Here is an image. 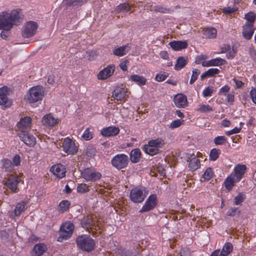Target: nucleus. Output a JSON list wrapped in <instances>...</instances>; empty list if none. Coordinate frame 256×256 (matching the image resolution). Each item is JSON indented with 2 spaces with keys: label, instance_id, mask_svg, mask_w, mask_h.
<instances>
[{
  "label": "nucleus",
  "instance_id": "cd10ccee",
  "mask_svg": "<svg viewBox=\"0 0 256 256\" xmlns=\"http://www.w3.org/2000/svg\"><path fill=\"white\" fill-rule=\"evenodd\" d=\"M220 70L217 68H210L200 76L201 80H203L206 78L214 77L220 73Z\"/></svg>",
  "mask_w": 256,
  "mask_h": 256
},
{
  "label": "nucleus",
  "instance_id": "b1692460",
  "mask_svg": "<svg viewBox=\"0 0 256 256\" xmlns=\"http://www.w3.org/2000/svg\"><path fill=\"white\" fill-rule=\"evenodd\" d=\"M9 94V89L6 86L0 88V104L4 106L8 102V96Z\"/></svg>",
  "mask_w": 256,
  "mask_h": 256
},
{
  "label": "nucleus",
  "instance_id": "de8ad7c7",
  "mask_svg": "<svg viewBox=\"0 0 256 256\" xmlns=\"http://www.w3.org/2000/svg\"><path fill=\"white\" fill-rule=\"evenodd\" d=\"M184 120H173L170 124L169 128L173 130L180 126L184 124Z\"/></svg>",
  "mask_w": 256,
  "mask_h": 256
},
{
  "label": "nucleus",
  "instance_id": "052dcab7",
  "mask_svg": "<svg viewBox=\"0 0 256 256\" xmlns=\"http://www.w3.org/2000/svg\"><path fill=\"white\" fill-rule=\"evenodd\" d=\"M231 47L230 44H225L221 48V51L220 52H216V54H224L226 53L230 50Z\"/></svg>",
  "mask_w": 256,
  "mask_h": 256
},
{
  "label": "nucleus",
  "instance_id": "dca6fc26",
  "mask_svg": "<svg viewBox=\"0 0 256 256\" xmlns=\"http://www.w3.org/2000/svg\"><path fill=\"white\" fill-rule=\"evenodd\" d=\"M115 66L114 64H110L100 70L98 74V78L104 80L110 77L114 73Z\"/></svg>",
  "mask_w": 256,
  "mask_h": 256
},
{
  "label": "nucleus",
  "instance_id": "f257e3e1",
  "mask_svg": "<svg viewBox=\"0 0 256 256\" xmlns=\"http://www.w3.org/2000/svg\"><path fill=\"white\" fill-rule=\"evenodd\" d=\"M23 19L20 10H13L0 12V30L10 31L14 26L20 23Z\"/></svg>",
  "mask_w": 256,
  "mask_h": 256
},
{
  "label": "nucleus",
  "instance_id": "f8f14e48",
  "mask_svg": "<svg viewBox=\"0 0 256 256\" xmlns=\"http://www.w3.org/2000/svg\"><path fill=\"white\" fill-rule=\"evenodd\" d=\"M63 150L68 154H74L78 151L74 142L69 138H66L62 142Z\"/></svg>",
  "mask_w": 256,
  "mask_h": 256
},
{
  "label": "nucleus",
  "instance_id": "0e129e2a",
  "mask_svg": "<svg viewBox=\"0 0 256 256\" xmlns=\"http://www.w3.org/2000/svg\"><path fill=\"white\" fill-rule=\"evenodd\" d=\"M128 62V61L127 60H125L122 61L120 64V68L124 71L126 70Z\"/></svg>",
  "mask_w": 256,
  "mask_h": 256
},
{
  "label": "nucleus",
  "instance_id": "4c0bfd02",
  "mask_svg": "<svg viewBox=\"0 0 256 256\" xmlns=\"http://www.w3.org/2000/svg\"><path fill=\"white\" fill-rule=\"evenodd\" d=\"M70 206V202L67 200L62 201L58 204V210L61 212L67 211Z\"/></svg>",
  "mask_w": 256,
  "mask_h": 256
},
{
  "label": "nucleus",
  "instance_id": "680f3d73",
  "mask_svg": "<svg viewBox=\"0 0 256 256\" xmlns=\"http://www.w3.org/2000/svg\"><path fill=\"white\" fill-rule=\"evenodd\" d=\"M233 81L235 84L236 88H240L244 86V83L241 80L234 78H233Z\"/></svg>",
  "mask_w": 256,
  "mask_h": 256
},
{
  "label": "nucleus",
  "instance_id": "6ab92c4d",
  "mask_svg": "<svg viewBox=\"0 0 256 256\" xmlns=\"http://www.w3.org/2000/svg\"><path fill=\"white\" fill-rule=\"evenodd\" d=\"M254 30L255 28L254 24H250L248 23H245L242 26V34L243 37L247 40L251 39Z\"/></svg>",
  "mask_w": 256,
  "mask_h": 256
},
{
  "label": "nucleus",
  "instance_id": "423d86ee",
  "mask_svg": "<svg viewBox=\"0 0 256 256\" xmlns=\"http://www.w3.org/2000/svg\"><path fill=\"white\" fill-rule=\"evenodd\" d=\"M128 156L124 154L116 155L111 160L112 166L118 170L125 168L128 166Z\"/></svg>",
  "mask_w": 256,
  "mask_h": 256
},
{
  "label": "nucleus",
  "instance_id": "4be33fe9",
  "mask_svg": "<svg viewBox=\"0 0 256 256\" xmlns=\"http://www.w3.org/2000/svg\"><path fill=\"white\" fill-rule=\"evenodd\" d=\"M19 136L22 141L30 146H34L36 143V138L30 134L24 133L20 134Z\"/></svg>",
  "mask_w": 256,
  "mask_h": 256
},
{
  "label": "nucleus",
  "instance_id": "1a4fd4ad",
  "mask_svg": "<svg viewBox=\"0 0 256 256\" xmlns=\"http://www.w3.org/2000/svg\"><path fill=\"white\" fill-rule=\"evenodd\" d=\"M82 176L86 181H96L102 177V174L94 169L87 168L81 172Z\"/></svg>",
  "mask_w": 256,
  "mask_h": 256
},
{
  "label": "nucleus",
  "instance_id": "a878e982",
  "mask_svg": "<svg viewBox=\"0 0 256 256\" xmlns=\"http://www.w3.org/2000/svg\"><path fill=\"white\" fill-rule=\"evenodd\" d=\"M170 46L175 50H178L186 48L188 46L186 41L174 40L169 43Z\"/></svg>",
  "mask_w": 256,
  "mask_h": 256
},
{
  "label": "nucleus",
  "instance_id": "a18cd8bd",
  "mask_svg": "<svg viewBox=\"0 0 256 256\" xmlns=\"http://www.w3.org/2000/svg\"><path fill=\"white\" fill-rule=\"evenodd\" d=\"M214 92V87L212 86H208L204 89L202 92V94L204 98L210 96H212Z\"/></svg>",
  "mask_w": 256,
  "mask_h": 256
},
{
  "label": "nucleus",
  "instance_id": "3c124183",
  "mask_svg": "<svg viewBox=\"0 0 256 256\" xmlns=\"http://www.w3.org/2000/svg\"><path fill=\"white\" fill-rule=\"evenodd\" d=\"M238 10V8L236 7H235L234 6H228L225 7L222 9V12L225 14H231L236 11Z\"/></svg>",
  "mask_w": 256,
  "mask_h": 256
},
{
  "label": "nucleus",
  "instance_id": "6e6552de",
  "mask_svg": "<svg viewBox=\"0 0 256 256\" xmlns=\"http://www.w3.org/2000/svg\"><path fill=\"white\" fill-rule=\"evenodd\" d=\"M38 25L36 22L30 21L23 26L22 34L24 38H28L34 36L36 32Z\"/></svg>",
  "mask_w": 256,
  "mask_h": 256
},
{
  "label": "nucleus",
  "instance_id": "39448f33",
  "mask_svg": "<svg viewBox=\"0 0 256 256\" xmlns=\"http://www.w3.org/2000/svg\"><path fill=\"white\" fill-rule=\"evenodd\" d=\"M148 193V190L144 186L135 187L130 192V198L134 203H140L144 200Z\"/></svg>",
  "mask_w": 256,
  "mask_h": 256
},
{
  "label": "nucleus",
  "instance_id": "13d9d810",
  "mask_svg": "<svg viewBox=\"0 0 256 256\" xmlns=\"http://www.w3.org/2000/svg\"><path fill=\"white\" fill-rule=\"evenodd\" d=\"M200 166V160L196 158H193V171L196 170Z\"/></svg>",
  "mask_w": 256,
  "mask_h": 256
},
{
  "label": "nucleus",
  "instance_id": "5fc2aeb1",
  "mask_svg": "<svg viewBox=\"0 0 256 256\" xmlns=\"http://www.w3.org/2000/svg\"><path fill=\"white\" fill-rule=\"evenodd\" d=\"M207 58V56L206 55H200L197 56L195 58V63L196 64H202V62H206V59Z\"/></svg>",
  "mask_w": 256,
  "mask_h": 256
},
{
  "label": "nucleus",
  "instance_id": "8fccbe9b",
  "mask_svg": "<svg viewBox=\"0 0 256 256\" xmlns=\"http://www.w3.org/2000/svg\"><path fill=\"white\" fill-rule=\"evenodd\" d=\"M93 134L90 131V128H87L84 132L82 137L86 140H90L92 138Z\"/></svg>",
  "mask_w": 256,
  "mask_h": 256
},
{
  "label": "nucleus",
  "instance_id": "2f4dec72",
  "mask_svg": "<svg viewBox=\"0 0 256 256\" xmlns=\"http://www.w3.org/2000/svg\"><path fill=\"white\" fill-rule=\"evenodd\" d=\"M141 152L139 149H134L130 153V160L132 162L136 163L140 161Z\"/></svg>",
  "mask_w": 256,
  "mask_h": 256
},
{
  "label": "nucleus",
  "instance_id": "aec40b11",
  "mask_svg": "<svg viewBox=\"0 0 256 256\" xmlns=\"http://www.w3.org/2000/svg\"><path fill=\"white\" fill-rule=\"evenodd\" d=\"M226 64V61L225 60L218 57L202 62V66L206 67L218 66Z\"/></svg>",
  "mask_w": 256,
  "mask_h": 256
},
{
  "label": "nucleus",
  "instance_id": "0eeeda50",
  "mask_svg": "<svg viewBox=\"0 0 256 256\" xmlns=\"http://www.w3.org/2000/svg\"><path fill=\"white\" fill-rule=\"evenodd\" d=\"M74 226L70 222H65L60 228V236L58 240L60 242L62 239L66 240L70 238L72 235Z\"/></svg>",
  "mask_w": 256,
  "mask_h": 256
},
{
  "label": "nucleus",
  "instance_id": "9d476101",
  "mask_svg": "<svg viewBox=\"0 0 256 256\" xmlns=\"http://www.w3.org/2000/svg\"><path fill=\"white\" fill-rule=\"evenodd\" d=\"M158 202L157 196L156 194H151L146 200L144 204L139 212L140 213L147 212L154 209Z\"/></svg>",
  "mask_w": 256,
  "mask_h": 256
},
{
  "label": "nucleus",
  "instance_id": "603ef678",
  "mask_svg": "<svg viewBox=\"0 0 256 256\" xmlns=\"http://www.w3.org/2000/svg\"><path fill=\"white\" fill-rule=\"evenodd\" d=\"M88 186L86 184H78L77 186V192L79 193H84L88 192Z\"/></svg>",
  "mask_w": 256,
  "mask_h": 256
},
{
  "label": "nucleus",
  "instance_id": "e2e57ef3",
  "mask_svg": "<svg viewBox=\"0 0 256 256\" xmlns=\"http://www.w3.org/2000/svg\"><path fill=\"white\" fill-rule=\"evenodd\" d=\"M236 50L232 48V50H229L226 54V56L228 59H232L236 56Z\"/></svg>",
  "mask_w": 256,
  "mask_h": 256
},
{
  "label": "nucleus",
  "instance_id": "37998d69",
  "mask_svg": "<svg viewBox=\"0 0 256 256\" xmlns=\"http://www.w3.org/2000/svg\"><path fill=\"white\" fill-rule=\"evenodd\" d=\"M246 198V195L244 192H240L234 198V204L236 205L240 204Z\"/></svg>",
  "mask_w": 256,
  "mask_h": 256
},
{
  "label": "nucleus",
  "instance_id": "79ce46f5",
  "mask_svg": "<svg viewBox=\"0 0 256 256\" xmlns=\"http://www.w3.org/2000/svg\"><path fill=\"white\" fill-rule=\"evenodd\" d=\"M214 176V172L212 168L209 167L206 169L204 174L202 178L206 180H210Z\"/></svg>",
  "mask_w": 256,
  "mask_h": 256
},
{
  "label": "nucleus",
  "instance_id": "2eb2a0df",
  "mask_svg": "<svg viewBox=\"0 0 256 256\" xmlns=\"http://www.w3.org/2000/svg\"><path fill=\"white\" fill-rule=\"evenodd\" d=\"M50 172L58 178H62L65 176L66 168L61 164H56L52 166L50 169Z\"/></svg>",
  "mask_w": 256,
  "mask_h": 256
},
{
  "label": "nucleus",
  "instance_id": "f3484780",
  "mask_svg": "<svg viewBox=\"0 0 256 256\" xmlns=\"http://www.w3.org/2000/svg\"><path fill=\"white\" fill-rule=\"evenodd\" d=\"M175 106L179 108H184L188 106V100L186 96L182 94H178L173 98Z\"/></svg>",
  "mask_w": 256,
  "mask_h": 256
},
{
  "label": "nucleus",
  "instance_id": "c85d7f7f",
  "mask_svg": "<svg viewBox=\"0 0 256 256\" xmlns=\"http://www.w3.org/2000/svg\"><path fill=\"white\" fill-rule=\"evenodd\" d=\"M129 80L132 82L136 83L139 86L146 84V80L144 77L138 74L131 75Z\"/></svg>",
  "mask_w": 256,
  "mask_h": 256
},
{
  "label": "nucleus",
  "instance_id": "c756f323",
  "mask_svg": "<svg viewBox=\"0 0 256 256\" xmlns=\"http://www.w3.org/2000/svg\"><path fill=\"white\" fill-rule=\"evenodd\" d=\"M204 36L208 38H214L216 37L217 30L214 28H208L203 29Z\"/></svg>",
  "mask_w": 256,
  "mask_h": 256
},
{
  "label": "nucleus",
  "instance_id": "f704fd0d",
  "mask_svg": "<svg viewBox=\"0 0 256 256\" xmlns=\"http://www.w3.org/2000/svg\"><path fill=\"white\" fill-rule=\"evenodd\" d=\"M188 62L187 58L180 57L178 58L174 66V68L176 70H180L182 69L186 64Z\"/></svg>",
  "mask_w": 256,
  "mask_h": 256
},
{
  "label": "nucleus",
  "instance_id": "a19ab883",
  "mask_svg": "<svg viewBox=\"0 0 256 256\" xmlns=\"http://www.w3.org/2000/svg\"><path fill=\"white\" fill-rule=\"evenodd\" d=\"M26 202H22L18 204L14 209V214L18 216L25 210Z\"/></svg>",
  "mask_w": 256,
  "mask_h": 256
},
{
  "label": "nucleus",
  "instance_id": "c9c22d12",
  "mask_svg": "<svg viewBox=\"0 0 256 256\" xmlns=\"http://www.w3.org/2000/svg\"><path fill=\"white\" fill-rule=\"evenodd\" d=\"M221 154V150L220 149L214 148H212L210 153V160L212 161H216L220 156Z\"/></svg>",
  "mask_w": 256,
  "mask_h": 256
},
{
  "label": "nucleus",
  "instance_id": "338daca9",
  "mask_svg": "<svg viewBox=\"0 0 256 256\" xmlns=\"http://www.w3.org/2000/svg\"><path fill=\"white\" fill-rule=\"evenodd\" d=\"M238 210L236 208H231L227 211V215L228 216H234Z\"/></svg>",
  "mask_w": 256,
  "mask_h": 256
},
{
  "label": "nucleus",
  "instance_id": "4d7b16f0",
  "mask_svg": "<svg viewBox=\"0 0 256 256\" xmlns=\"http://www.w3.org/2000/svg\"><path fill=\"white\" fill-rule=\"evenodd\" d=\"M241 130H242L241 126L240 128L235 127L233 129H232L226 132L225 133L227 136H230L232 134H237V133L240 132Z\"/></svg>",
  "mask_w": 256,
  "mask_h": 256
},
{
  "label": "nucleus",
  "instance_id": "c03bdc74",
  "mask_svg": "<svg viewBox=\"0 0 256 256\" xmlns=\"http://www.w3.org/2000/svg\"><path fill=\"white\" fill-rule=\"evenodd\" d=\"M196 110L200 112H207L214 110L212 107L208 104H202L200 108L196 109Z\"/></svg>",
  "mask_w": 256,
  "mask_h": 256
},
{
  "label": "nucleus",
  "instance_id": "774afa93",
  "mask_svg": "<svg viewBox=\"0 0 256 256\" xmlns=\"http://www.w3.org/2000/svg\"><path fill=\"white\" fill-rule=\"evenodd\" d=\"M248 52L251 58L255 59L256 58V50L254 48H250Z\"/></svg>",
  "mask_w": 256,
  "mask_h": 256
},
{
  "label": "nucleus",
  "instance_id": "7c9ffc66",
  "mask_svg": "<svg viewBox=\"0 0 256 256\" xmlns=\"http://www.w3.org/2000/svg\"><path fill=\"white\" fill-rule=\"evenodd\" d=\"M46 249L47 248L45 244L40 243L34 246L33 250L38 256H40L46 251Z\"/></svg>",
  "mask_w": 256,
  "mask_h": 256
},
{
  "label": "nucleus",
  "instance_id": "58836bf2",
  "mask_svg": "<svg viewBox=\"0 0 256 256\" xmlns=\"http://www.w3.org/2000/svg\"><path fill=\"white\" fill-rule=\"evenodd\" d=\"M244 18L247 20L246 23H248L250 24H254L256 20V15L254 12H250L245 14Z\"/></svg>",
  "mask_w": 256,
  "mask_h": 256
},
{
  "label": "nucleus",
  "instance_id": "9b49d317",
  "mask_svg": "<svg viewBox=\"0 0 256 256\" xmlns=\"http://www.w3.org/2000/svg\"><path fill=\"white\" fill-rule=\"evenodd\" d=\"M247 168L245 164H238L233 169V170L230 174L233 176L236 181L238 182L242 178L246 172Z\"/></svg>",
  "mask_w": 256,
  "mask_h": 256
},
{
  "label": "nucleus",
  "instance_id": "f03ea898",
  "mask_svg": "<svg viewBox=\"0 0 256 256\" xmlns=\"http://www.w3.org/2000/svg\"><path fill=\"white\" fill-rule=\"evenodd\" d=\"M44 94V88L40 86H36L29 89L24 96V99L26 102L33 104L41 101Z\"/></svg>",
  "mask_w": 256,
  "mask_h": 256
},
{
  "label": "nucleus",
  "instance_id": "7ed1b4c3",
  "mask_svg": "<svg viewBox=\"0 0 256 256\" xmlns=\"http://www.w3.org/2000/svg\"><path fill=\"white\" fill-rule=\"evenodd\" d=\"M164 144V140L162 138L151 140L148 144L143 146L142 150L146 154L154 156L162 151Z\"/></svg>",
  "mask_w": 256,
  "mask_h": 256
},
{
  "label": "nucleus",
  "instance_id": "393cba45",
  "mask_svg": "<svg viewBox=\"0 0 256 256\" xmlns=\"http://www.w3.org/2000/svg\"><path fill=\"white\" fill-rule=\"evenodd\" d=\"M126 93V90L124 88L117 87L113 92L112 96L116 100H122L124 98Z\"/></svg>",
  "mask_w": 256,
  "mask_h": 256
},
{
  "label": "nucleus",
  "instance_id": "09e8293b",
  "mask_svg": "<svg viewBox=\"0 0 256 256\" xmlns=\"http://www.w3.org/2000/svg\"><path fill=\"white\" fill-rule=\"evenodd\" d=\"M230 88L228 85H225L222 86L218 91V94L220 96H226V94L230 92Z\"/></svg>",
  "mask_w": 256,
  "mask_h": 256
},
{
  "label": "nucleus",
  "instance_id": "a211bd4d",
  "mask_svg": "<svg viewBox=\"0 0 256 256\" xmlns=\"http://www.w3.org/2000/svg\"><path fill=\"white\" fill-rule=\"evenodd\" d=\"M58 122V118H54L51 114L44 115L42 120V124L47 127H53Z\"/></svg>",
  "mask_w": 256,
  "mask_h": 256
},
{
  "label": "nucleus",
  "instance_id": "bf43d9fd",
  "mask_svg": "<svg viewBox=\"0 0 256 256\" xmlns=\"http://www.w3.org/2000/svg\"><path fill=\"white\" fill-rule=\"evenodd\" d=\"M20 156L16 154L12 158V164L14 166H18L20 164Z\"/></svg>",
  "mask_w": 256,
  "mask_h": 256
},
{
  "label": "nucleus",
  "instance_id": "4468645a",
  "mask_svg": "<svg viewBox=\"0 0 256 256\" xmlns=\"http://www.w3.org/2000/svg\"><path fill=\"white\" fill-rule=\"evenodd\" d=\"M20 180V178L17 176H14L12 175L8 177L4 184L11 190L12 192H16L18 189V184Z\"/></svg>",
  "mask_w": 256,
  "mask_h": 256
},
{
  "label": "nucleus",
  "instance_id": "ddd939ff",
  "mask_svg": "<svg viewBox=\"0 0 256 256\" xmlns=\"http://www.w3.org/2000/svg\"><path fill=\"white\" fill-rule=\"evenodd\" d=\"M31 125V118L28 116H24L22 118L20 122H18L16 127L18 130L22 133H25L30 129Z\"/></svg>",
  "mask_w": 256,
  "mask_h": 256
},
{
  "label": "nucleus",
  "instance_id": "5701e85b",
  "mask_svg": "<svg viewBox=\"0 0 256 256\" xmlns=\"http://www.w3.org/2000/svg\"><path fill=\"white\" fill-rule=\"evenodd\" d=\"M237 182H238L236 181L233 176H232L230 174L224 180L222 186L225 187L226 189L228 192H230L232 190L235 184Z\"/></svg>",
  "mask_w": 256,
  "mask_h": 256
},
{
  "label": "nucleus",
  "instance_id": "ea45409f",
  "mask_svg": "<svg viewBox=\"0 0 256 256\" xmlns=\"http://www.w3.org/2000/svg\"><path fill=\"white\" fill-rule=\"evenodd\" d=\"M227 142V138L223 136H217L214 139V142L216 145L226 144Z\"/></svg>",
  "mask_w": 256,
  "mask_h": 256
},
{
  "label": "nucleus",
  "instance_id": "69168bd1",
  "mask_svg": "<svg viewBox=\"0 0 256 256\" xmlns=\"http://www.w3.org/2000/svg\"><path fill=\"white\" fill-rule=\"evenodd\" d=\"M66 2L67 5H78L81 4L80 0H66Z\"/></svg>",
  "mask_w": 256,
  "mask_h": 256
},
{
  "label": "nucleus",
  "instance_id": "864d4df0",
  "mask_svg": "<svg viewBox=\"0 0 256 256\" xmlns=\"http://www.w3.org/2000/svg\"><path fill=\"white\" fill-rule=\"evenodd\" d=\"M168 76V75L166 72H160L156 75L155 79L158 82H162Z\"/></svg>",
  "mask_w": 256,
  "mask_h": 256
},
{
  "label": "nucleus",
  "instance_id": "e433bc0d",
  "mask_svg": "<svg viewBox=\"0 0 256 256\" xmlns=\"http://www.w3.org/2000/svg\"><path fill=\"white\" fill-rule=\"evenodd\" d=\"M130 10V6L128 3H123L118 6L114 10L118 13L121 12H128Z\"/></svg>",
  "mask_w": 256,
  "mask_h": 256
},
{
  "label": "nucleus",
  "instance_id": "20e7f679",
  "mask_svg": "<svg viewBox=\"0 0 256 256\" xmlns=\"http://www.w3.org/2000/svg\"><path fill=\"white\" fill-rule=\"evenodd\" d=\"M76 243L80 248L88 252L94 250L96 245L94 240L87 234L78 236L76 239Z\"/></svg>",
  "mask_w": 256,
  "mask_h": 256
},
{
  "label": "nucleus",
  "instance_id": "bb28decb",
  "mask_svg": "<svg viewBox=\"0 0 256 256\" xmlns=\"http://www.w3.org/2000/svg\"><path fill=\"white\" fill-rule=\"evenodd\" d=\"M130 49L128 45H126L115 48L112 50V52L118 56H122L128 53Z\"/></svg>",
  "mask_w": 256,
  "mask_h": 256
},
{
  "label": "nucleus",
  "instance_id": "412c9836",
  "mask_svg": "<svg viewBox=\"0 0 256 256\" xmlns=\"http://www.w3.org/2000/svg\"><path fill=\"white\" fill-rule=\"evenodd\" d=\"M120 132V129L116 126H109L104 128L101 130L100 133L104 136H112L118 134Z\"/></svg>",
  "mask_w": 256,
  "mask_h": 256
},
{
  "label": "nucleus",
  "instance_id": "49530a36",
  "mask_svg": "<svg viewBox=\"0 0 256 256\" xmlns=\"http://www.w3.org/2000/svg\"><path fill=\"white\" fill-rule=\"evenodd\" d=\"M226 96V101L230 105H232L234 102V92H230L228 94H226V96Z\"/></svg>",
  "mask_w": 256,
  "mask_h": 256
},
{
  "label": "nucleus",
  "instance_id": "473e14b6",
  "mask_svg": "<svg viewBox=\"0 0 256 256\" xmlns=\"http://www.w3.org/2000/svg\"><path fill=\"white\" fill-rule=\"evenodd\" d=\"M233 250V246L230 242H226L224 244L220 256H226L229 254Z\"/></svg>",
  "mask_w": 256,
  "mask_h": 256
},
{
  "label": "nucleus",
  "instance_id": "72a5a7b5",
  "mask_svg": "<svg viewBox=\"0 0 256 256\" xmlns=\"http://www.w3.org/2000/svg\"><path fill=\"white\" fill-rule=\"evenodd\" d=\"M2 168L6 172H11L14 168V164L10 160L4 158L2 160Z\"/></svg>",
  "mask_w": 256,
  "mask_h": 256
},
{
  "label": "nucleus",
  "instance_id": "6e6d98bb",
  "mask_svg": "<svg viewBox=\"0 0 256 256\" xmlns=\"http://www.w3.org/2000/svg\"><path fill=\"white\" fill-rule=\"evenodd\" d=\"M250 95L252 102L256 104V88H252Z\"/></svg>",
  "mask_w": 256,
  "mask_h": 256
}]
</instances>
